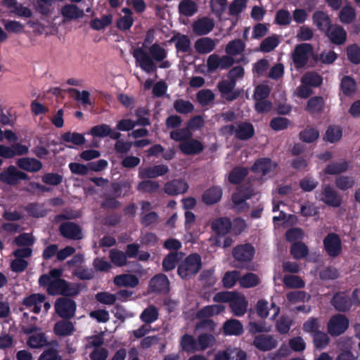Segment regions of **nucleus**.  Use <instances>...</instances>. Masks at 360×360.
Here are the masks:
<instances>
[{
    "mask_svg": "<svg viewBox=\"0 0 360 360\" xmlns=\"http://www.w3.org/2000/svg\"><path fill=\"white\" fill-rule=\"evenodd\" d=\"M149 53L142 47L134 49L133 56L139 63L141 69L148 74L156 72L157 65L155 62L163 61L167 56V51L159 44H152L149 49Z\"/></svg>",
    "mask_w": 360,
    "mask_h": 360,
    "instance_id": "f257e3e1",
    "label": "nucleus"
},
{
    "mask_svg": "<svg viewBox=\"0 0 360 360\" xmlns=\"http://www.w3.org/2000/svg\"><path fill=\"white\" fill-rule=\"evenodd\" d=\"M202 268V259L198 253L188 255L178 265L177 274L184 280H188L197 274Z\"/></svg>",
    "mask_w": 360,
    "mask_h": 360,
    "instance_id": "f03ea898",
    "label": "nucleus"
},
{
    "mask_svg": "<svg viewBox=\"0 0 360 360\" xmlns=\"http://www.w3.org/2000/svg\"><path fill=\"white\" fill-rule=\"evenodd\" d=\"M315 197L328 207H339L342 204V197L330 184L323 185L321 192L316 191Z\"/></svg>",
    "mask_w": 360,
    "mask_h": 360,
    "instance_id": "7ed1b4c3",
    "label": "nucleus"
},
{
    "mask_svg": "<svg viewBox=\"0 0 360 360\" xmlns=\"http://www.w3.org/2000/svg\"><path fill=\"white\" fill-rule=\"evenodd\" d=\"M313 52L314 48L311 44H297L292 52V60L295 68L297 70L304 68Z\"/></svg>",
    "mask_w": 360,
    "mask_h": 360,
    "instance_id": "20e7f679",
    "label": "nucleus"
},
{
    "mask_svg": "<svg viewBox=\"0 0 360 360\" xmlns=\"http://www.w3.org/2000/svg\"><path fill=\"white\" fill-rule=\"evenodd\" d=\"M29 175L18 169L14 165H10L0 172V181L9 186H16L21 180H29Z\"/></svg>",
    "mask_w": 360,
    "mask_h": 360,
    "instance_id": "39448f33",
    "label": "nucleus"
},
{
    "mask_svg": "<svg viewBox=\"0 0 360 360\" xmlns=\"http://www.w3.org/2000/svg\"><path fill=\"white\" fill-rule=\"evenodd\" d=\"M349 321L346 316L338 314L333 316L327 325L328 333L332 336H338L344 333L349 327Z\"/></svg>",
    "mask_w": 360,
    "mask_h": 360,
    "instance_id": "423d86ee",
    "label": "nucleus"
},
{
    "mask_svg": "<svg viewBox=\"0 0 360 360\" xmlns=\"http://www.w3.org/2000/svg\"><path fill=\"white\" fill-rule=\"evenodd\" d=\"M255 254L254 246L248 243L238 245L232 250L234 259L242 264L250 262L253 259Z\"/></svg>",
    "mask_w": 360,
    "mask_h": 360,
    "instance_id": "0eeeda50",
    "label": "nucleus"
},
{
    "mask_svg": "<svg viewBox=\"0 0 360 360\" xmlns=\"http://www.w3.org/2000/svg\"><path fill=\"white\" fill-rule=\"evenodd\" d=\"M57 314L63 319H71L76 310V303L73 300L67 297L58 298L55 303Z\"/></svg>",
    "mask_w": 360,
    "mask_h": 360,
    "instance_id": "6e6552de",
    "label": "nucleus"
},
{
    "mask_svg": "<svg viewBox=\"0 0 360 360\" xmlns=\"http://www.w3.org/2000/svg\"><path fill=\"white\" fill-rule=\"evenodd\" d=\"M46 291L51 295L74 296L78 294V290L71 288L70 283L64 279L53 280L51 286L46 288Z\"/></svg>",
    "mask_w": 360,
    "mask_h": 360,
    "instance_id": "1a4fd4ad",
    "label": "nucleus"
},
{
    "mask_svg": "<svg viewBox=\"0 0 360 360\" xmlns=\"http://www.w3.org/2000/svg\"><path fill=\"white\" fill-rule=\"evenodd\" d=\"M148 288L151 292L167 295L170 290L169 281L165 274H158L150 280Z\"/></svg>",
    "mask_w": 360,
    "mask_h": 360,
    "instance_id": "9d476101",
    "label": "nucleus"
},
{
    "mask_svg": "<svg viewBox=\"0 0 360 360\" xmlns=\"http://www.w3.org/2000/svg\"><path fill=\"white\" fill-rule=\"evenodd\" d=\"M323 246L327 254L331 257H336L341 253L342 243L337 233H328L323 239Z\"/></svg>",
    "mask_w": 360,
    "mask_h": 360,
    "instance_id": "9b49d317",
    "label": "nucleus"
},
{
    "mask_svg": "<svg viewBox=\"0 0 360 360\" xmlns=\"http://www.w3.org/2000/svg\"><path fill=\"white\" fill-rule=\"evenodd\" d=\"M59 232L60 235L70 240H80L82 238L81 227L75 222L66 221L59 226Z\"/></svg>",
    "mask_w": 360,
    "mask_h": 360,
    "instance_id": "f8f14e48",
    "label": "nucleus"
},
{
    "mask_svg": "<svg viewBox=\"0 0 360 360\" xmlns=\"http://www.w3.org/2000/svg\"><path fill=\"white\" fill-rule=\"evenodd\" d=\"M330 304L340 312H347L352 309L349 297L345 291L335 292L331 298Z\"/></svg>",
    "mask_w": 360,
    "mask_h": 360,
    "instance_id": "ddd939ff",
    "label": "nucleus"
},
{
    "mask_svg": "<svg viewBox=\"0 0 360 360\" xmlns=\"http://www.w3.org/2000/svg\"><path fill=\"white\" fill-rule=\"evenodd\" d=\"M28 152V147L19 143L12 144L10 146L0 145V157L6 159L27 155Z\"/></svg>",
    "mask_w": 360,
    "mask_h": 360,
    "instance_id": "4468645a",
    "label": "nucleus"
},
{
    "mask_svg": "<svg viewBox=\"0 0 360 360\" xmlns=\"http://www.w3.org/2000/svg\"><path fill=\"white\" fill-rule=\"evenodd\" d=\"M278 342L273 336L259 334L255 336L252 345L262 352L272 350L277 347Z\"/></svg>",
    "mask_w": 360,
    "mask_h": 360,
    "instance_id": "2eb2a0df",
    "label": "nucleus"
},
{
    "mask_svg": "<svg viewBox=\"0 0 360 360\" xmlns=\"http://www.w3.org/2000/svg\"><path fill=\"white\" fill-rule=\"evenodd\" d=\"M236 84L231 82H226V80H221L218 83L217 87L222 98L229 102L237 99L241 93L239 89H235Z\"/></svg>",
    "mask_w": 360,
    "mask_h": 360,
    "instance_id": "dca6fc26",
    "label": "nucleus"
},
{
    "mask_svg": "<svg viewBox=\"0 0 360 360\" xmlns=\"http://www.w3.org/2000/svg\"><path fill=\"white\" fill-rule=\"evenodd\" d=\"M255 134L253 124L247 121L236 122V138L240 141H248Z\"/></svg>",
    "mask_w": 360,
    "mask_h": 360,
    "instance_id": "f3484780",
    "label": "nucleus"
},
{
    "mask_svg": "<svg viewBox=\"0 0 360 360\" xmlns=\"http://www.w3.org/2000/svg\"><path fill=\"white\" fill-rule=\"evenodd\" d=\"M248 302L243 295L236 292L229 303V307L236 316H242L246 311Z\"/></svg>",
    "mask_w": 360,
    "mask_h": 360,
    "instance_id": "a211bd4d",
    "label": "nucleus"
},
{
    "mask_svg": "<svg viewBox=\"0 0 360 360\" xmlns=\"http://www.w3.org/2000/svg\"><path fill=\"white\" fill-rule=\"evenodd\" d=\"M179 148L186 155H195L202 152L205 146L200 141L191 137L187 141L180 143Z\"/></svg>",
    "mask_w": 360,
    "mask_h": 360,
    "instance_id": "6ab92c4d",
    "label": "nucleus"
},
{
    "mask_svg": "<svg viewBox=\"0 0 360 360\" xmlns=\"http://www.w3.org/2000/svg\"><path fill=\"white\" fill-rule=\"evenodd\" d=\"M277 167V163L273 162L269 158H261L257 159L252 167V171L256 174L265 176L273 172Z\"/></svg>",
    "mask_w": 360,
    "mask_h": 360,
    "instance_id": "aec40b11",
    "label": "nucleus"
},
{
    "mask_svg": "<svg viewBox=\"0 0 360 360\" xmlns=\"http://www.w3.org/2000/svg\"><path fill=\"white\" fill-rule=\"evenodd\" d=\"M109 258L111 262L116 266L122 267L124 266H130L134 267H139L140 265L137 262L128 261L127 257L124 253V252L117 250V249H112L109 252Z\"/></svg>",
    "mask_w": 360,
    "mask_h": 360,
    "instance_id": "412c9836",
    "label": "nucleus"
},
{
    "mask_svg": "<svg viewBox=\"0 0 360 360\" xmlns=\"http://www.w3.org/2000/svg\"><path fill=\"white\" fill-rule=\"evenodd\" d=\"M168 172V167L161 164L139 169V176L141 179H155L158 176H164Z\"/></svg>",
    "mask_w": 360,
    "mask_h": 360,
    "instance_id": "4be33fe9",
    "label": "nucleus"
},
{
    "mask_svg": "<svg viewBox=\"0 0 360 360\" xmlns=\"http://www.w3.org/2000/svg\"><path fill=\"white\" fill-rule=\"evenodd\" d=\"M213 20L203 17L195 20L192 25L193 32L198 36H202L209 34L214 28Z\"/></svg>",
    "mask_w": 360,
    "mask_h": 360,
    "instance_id": "5701e85b",
    "label": "nucleus"
},
{
    "mask_svg": "<svg viewBox=\"0 0 360 360\" xmlns=\"http://www.w3.org/2000/svg\"><path fill=\"white\" fill-rule=\"evenodd\" d=\"M325 34L329 38L331 43L336 45H342L347 40V32L339 25H331L330 28L328 29V32H326Z\"/></svg>",
    "mask_w": 360,
    "mask_h": 360,
    "instance_id": "b1692460",
    "label": "nucleus"
},
{
    "mask_svg": "<svg viewBox=\"0 0 360 360\" xmlns=\"http://www.w3.org/2000/svg\"><path fill=\"white\" fill-rule=\"evenodd\" d=\"M45 300L46 296L44 294L33 293L25 297L22 301V304L27 309L33 307L32 311L34 314H39L41 311V303H43Z\"/></svg>",
    "mask_w": 360,
    "mask_h": 360,
    "instance_id": "393cba45",
    "label": "nucleus"
},
{
    "mask_svg": "<svg viewBox=\"0 0 360 360\" xmlns=\"http://www.w3.org/2000/svg\"><path fill=\"white\" fill-rule=\"evenodd\" d=\"M312 21L317 29L326 33L331 27V20L329 15L322 11H316L313 13Z\"/></svg>",
    "mask_w": 360,
    "mask_h": 360,
    "instance_id": "a878e982",
    "label": "nucleus"
},
{
    "mask_svg": "<svg viewBox=\"0 0 360 360\" xmlns=\"http://www.w3.org/2000/svg\"><path fill=\"white\" fill-rule=\"evenodd\" d=\"M17 166L28 172H37L42 169V162L34 158H21L16 162Z\"/></svg>",
    "mask_w": 360,
    "mask_h": 360,
    "instance_id": "bb28decb",
    "label": "nucleus"
},
{
    "mask_svg": "<svg viewBox=\"0 0 360 360\" xmlns=\"http://www.w3.org/2000/svg\"><path fill=\"white\" fill-rule=\"evenodd\" d=\"M188 186L182 179H174L165 184V192L169 195H177L187 191Z\"/></svg>",
    "mask_w": 360,
    "mask_h": 360,
    "instance_id": "cd10ccee",
    "label": "nucleus"
},
{
    "mask_svg": "<svg viewBox=\"0 0 360 360\" xmlns=\"http://www.w3.org/2000/svg\"><path fill=\"white\" fill-rule=\"evenodd\" d=\"M60 14L65 20H72L83 18L84 12L76 4H68L61 8Z\"/></svg>",
    "mask_w": 360,
    "mask_h": 360,
    "instance_id": "c85d7f7f",
    "label": "nucleus"
},
{
    "mask_svg": "<svg viewBox=\"0 0 360 360\" xmlns=\"http://www.w3.org/2000/svg\"><path fill=\"white\" fill-rule=\"evenodd\" d=\"M349 162L342 160L340 162H331L328 164L323 169L322 172L325 175H341V174L349 169Z\"/></svg>",
    "mask_w": 360,
    "mask_h": 360,
    "instance_id": "c756f323",
    "label": "nucleus"
},
{
    "mask_svg": "<svg viewBox=\"0 0 360 360\" xmlns=\"http://www.w3.org/2000/svg\"><path fill=\"white\" fill-rule=\"evenodd\" d=\"M222 197V189L219 186H212L205 190L202 195V202L212 205L220 201Z\"/></svg>",
    "mask_w": 360,
    "mask_h": 360,
    "instance_id": "7c9ffc66",
    "label": "nucleus"
},
{
    "mask_svg": "<svg viewBox=\"0 0 360 360\" xmlns=\"http://www.w3.org/2000/svg\"><path fill=\"white\" fill-rule=\"evenodd\" d=\"M223 333L226 335L239 336L244 332L243 326L239 320L231 319L223 324Z\"/></svg>",
    "mask_w": 360,
    "mask_h": 360,
    "instance_id": "2f4dec72",
    "label": "nucleus"
},
{
    "mask_svg": "<svg viewBox=\"0 0 360 360\" xmlns=\"http://www.w3.org/2000/svg\"><path fill=\"white\" fill-rule=\"evenodd\" d=\"M211 228L217 235L225 236L231 232V220L227 217L217 218L212 222Z\"/></svg>",
    "mask_w": 360,
    "mask_h": 360,
    "instance_id": "473e14b6",
    "label": "nucleus"
},
{
    "mask_svg": "<svg viewBox=\"0 0 360 360\" xmlns=\"http://www.w3.org/2000/svg\"><path fill=\"white\" fill-rule=\"evenodd\" d=\"M110 195L116 198L127 195L131 190V184L129 181H120L110 184Z\"/></svg>",
    "mask_w": 360,
    "mask_h": 360,
    "instance_id": "72a5a7b5",
    "label": "nucleus"
},
{
    "mask_svg": "<svg viewBox=\"0 0 360 360\" xmlns=\"http://www.w3.org/2000/svg\"><path fill=\"white\" fill-rule=\"evenodd\" d=\"M169 42H175L177 51L188 53L191 51V40L186 34L176 33L170 39Z\"/></svg>",
    "mask_w": 360,
    "mask_h": 360,
    "instance_id": "f704fd0d",
    "label": "nucleus"
},
{
    "mask_svg": "<svg viewBox=\"0 0 360 360\" xmlns=\"http://www.w3.org/2000/svg\"><path fill=\"white\" fill-rule=\"evenodd\" d=\"M225 307L221 304H212L203 307L197 311L196 317L198 319L210 318L223 312Z\"/></svg>",
    "mask_w": 360,
    "mask_h": 360,
    "instance_id": "c9c22d12",
    "label": "nucleus"
},
{
    "mask_svg": "<svg viewBox=\"0 0 360 360\" xmlns=\"http://www.w3.org/2000/svg\"><path fill=\"white\" fill-rule=\"evenodd\" d=\"M214 40L210 37H202L195 42V49L200 54H207L212 52L215 48Z\"/></svg>",
    "mask_w": 360,
    "mask_h": 360,
    "instance_id": "e433bc0d",
    "label": "nucleus"
},
{
    "mask_svg": "<svg viewBox=\"0 0 360 360\" xmlns=\"http://www.w3.org/2000/svg\"><path fill=\"white\" fill-rule=\"evenodd\" d=\"M217 342L216 338L210 333H202L197 338L198 352H203L209 348H212Z\"/></svg>",
    "mask_w": 360,
    "mask_h": 360,
    "instance_id": "4c0bfd02",
    "label": "nucleus"
},
{
    "mask_svg": "<svg viewBox=\"0 0 360 360\" xmlns=\"http://www.w3.org/2000/svg\"><path fill=\"white\" fill-rule=\"evenodd\" d=\"M75 330V327L72 322L66 320L57 321L53 327V332L58 336H68L71 335Z\"/></svg>",
    "mask_w": 360,
    "mask_h": 360,
    "instance_id": "58836bf2",
    "label": "nucleus"
},
{
    "mask_svg": "<svg viewBox=\"0 0 360 360\" xmlns=\"http://www.w3.org/2000/svg\"><path fill=\"white\" fill-rule=\"evenodd\" d=\"M180 345L182 350L187 353H194L199 350L197 339L190 334H184L181 336Z\"/></svg>",
    "mask_w": 360,
    "mask_h": 360,
    "instance_id": "ea45409f",
    "label": "nucleus"
},
{
    "mask_svg": "<svg viewBox=\"0 0 360 360\" xmlns=\"http://www.w3.org/2000/svg\"><path fill=\"white\" fill-rule=\"evenodd\" d=\"M114 283L117 286L134 288L139 285V278L132 274H122L116 276Z\"/></svg>",
    "mask_w": 360,
    "mask_h": 360,
    "instance_id": "a19ab883",
    "label": "nucleus"
},
{
    "mask_svg": "<svg viewBox=\"0 0 360 360\" xmlns=\"http://www.w3.org/2000/svg\"><path fill=\"white\" fill-rule=\"evenodd\" d=\"M334 183L336 188L339 190L346 191L349 189H352L354 186L356 181L354 176L339 175L335 177Z\"/></svg>",
    "mask_w": 360,
    "mask_h": 360,
    "instance_id": "79ce46f5",
    "label": "nucleus"
},
{
    "mask_svg": "<svg viewBox=\"0 0 360 360\" xmlns=\"http://www.w3.org/2000/svg\"><path fill=\"white\" fill-rule=\"evenodd\" d=\"M248 170L243 167H234L229 174V181L233 185L240 184L248 176Z\"/></svg>",
    "mask_w": 360,
    "mask_h": 360,
    "instance_id": "37998d69",
    "label": "nucleus"
},
{
    "mask_svg": "<svg viewBox=\"0 0 360 360\" xmlns=\"http://www.w3.org/2000/svg\"><path fill=\"white\" fill-rule=\"evenodd\" d=\"M308 247L302 241L294 242L290 249V252L295 259L305 258L309 255Z\"/></svg>",
    "mask_w": 360,
    "mask_h": 360,
    "instance_id": "c03bdc74",
    "label": "nucleus"
},
{
    "mask_svg": "<svg viewBox=\"0 0 360 360\" xmlns=\"http://www.w3.org/2000/svg\"><path fill=\"white\" fill-rule=\"evenodd\" d=\"M340 89L345 96H352L356 90V83L355 79L350 76H344L341 79Z\"/></svg>",
    "mask_w": 360,
    "mask_h": 360,
    "instance_id": "a18cd8bd",
    "label": "nucleus"
},
{
    "mask_svg": "<svg viewBox=\"0 0 360 360\" xmlns=\"http://www.w3.org/2000/svg\"><path fill=\"white\" fill-rule=\"evenodd\" d=\"M342 136V130L339 126L330 125L326 129L323 140L330 143L338 142Z\"/></svg>",
    "mask_w": 360,
    "mask_h": 360,
    "instance_id": "49530a36",
    "label": "nucleus"
},
{
    "mask_svg": "<svg viewBox=\"0 0 360 360\" xmlns=\"http://www.w3.org/2000/svg\"><path fill=\"white\" fill-rule=\"evenodd\" d=\"M159 312L158 308L153 304L146 307L141 314V320L147 324L154 323L158 319Z\"/></svg>",
    "mask_w": 360,
    "mask_h": 360,
    "instance_id": "de8ad7c7",
    "label": "nucleus"
},
{
    "mask_svg": "<svg viewBox=\"0 0 360 360\" xmlns=\"http://www.w3.org/2000/svg\"><path fill=\"white\" fill-rule=\"evenodd\" d=\"M299 137L302 142L311 143L319 139V131L314 127H307L300 132Z\"/></svg>",
    "mask_w": 360,
    "mask_h": 360,
    "instance_id": "09e8293b",
    "label": "nucleus"
},
{
    "mask_svg": "<svg viewBox=\"0 0 360 360\" xmlns=\"http://www.w3.org/2000/svg\"><path fill=\"white\" fill-rule=\"evenodd\" d=\"M324 100L322 96H314L309 99L307 110L311 114L321 113L324 107Z\"/></svg>",
    "mask_w": 360,
    "mask_h": 360,
    "instance_id": "8fccbe9b",
    "label": "nucleus"
},
{
    "mask_svg": "<svg viewBox=\"0 0 360 360\" xmlns=\"http://www.w3.org/2000/svg\"><path fill=\"white\" fill-rule=\"evenodd\" d=\"M198 11V6L193 0H182L179 4V13L191 17L193 15Z\"/></svg>",
    "mask_w": 360,
    "mask_h": 360,
    "instance_id": "3c124183",
    "label": "nucleus"
},
{
    "mask_svg": "<svg viewBox=\"0 0 360 360\" xmlns=\"http://www.w3.org/2000/svg\"><path fill=\"white\" fill-rule=\"evenodd\" d=\"M60 139L63 142L72 143L76 146H82L86 141L84 134L70 131L63 134Z\"/></svg>",
    "mask_w": 360,
    "mask_h": 360,
    "instance_id": "603ef678",
    "label": "nucleus"
},
{
    "mask_svg": "<svg viewBox=\"0 0 360 360\" xmlns=\"http://www.w3.org/2000/svg\"><path fill=\"white\" fill-rule=\"evenodd\" d=\"M181 259L179 253L171 252L162 260V269L165 271L173 270Z\"/></svg>",
    "mask_w": 360,
    "mask_h": 360,
    "instance_id": "864d4df0",
    "label": "nucleus"
},
{
    "mask_svg": "<svg viewBox=\"0 0 360 360\" xmlns=\"http://www.w3.org/2000/svg\"><path fill=\"white\" fill-rule=\"evenodd\" d=\"M259 283L260 279L258 276L250 272L245 274L239 279L240 286L245 288L255 287L258 285Z\"/></svg>",
    "mask_w": 360,
    "mask_h": 360,
    "instance_id": "5fc2aeb1",
    "label": "nucleus"
},
{
    "mask_svg": "<svg viewBox=\"0 0 360 360\" xmlns=\"http://www.w3.org/2000/svg\"><path fill=\"white\" fill-rule=\"evenodd\" d=\"M27 344L30 348L37 349L49 345V342L47 341L45 334L37 333L30 335Z\"/></svg>",
    "mask_w": 360,
    "mask_h": 360,
    "instance_id": "6e6d98bb",
    "label": "nucleus"
},
{
    "mask_svg": "<svg viewBox=\"0 0 360 360\" xmlns=\"http://www.w3.org/2000/svg\"><path fill=\"white\" fill-rule=\"evenodd\" d=\"M173 107L176 112L180 114H188L194 110V105L189 101L182 98L176 99L173 103Z\"/></svg>",
    "mask_w": 360,
    "mask_h": 360,
    "instance_id": "4d7b16f0",
    "label": "nucleus"
},
{
    "mask_svg": "<svg viewBox=\"0 0 360 360\" xmlns=\"http://www.w3.org/2000/svg\"><path fill=\"white\" fill-rule=\"evenodd\" d=\"M169 136L171 139L177 142L184 143V141H187V140L191 138L193 134L189 129L186 127L172 131Z\"/></svg>",
    "mask_w": 360,
    "mask_h": 360,
    "instance_id": "13d9d810",
    "label": "nucleus"
},
{
    "mask_svg": "<svg viewBox=\"0 0 360 360\" xmlns=\"http://www.w3.org/2000/svg\"><path fill=\"white\" fill-rule=\"evenodd\" d=\"M245 47V43L241 39H235L227 44L225 51L228 55L233 56L242 53Z\"/></svg>",
    "mask_w": 360,
    "mask_h": 360,
    "instance_id": "bf43d9fd",
    "label": "nucleus"
},
{
    "mask_svg": "<svg viewBox=\"0 0 360 360\" xmlns=\"http://www.w3.org/2000/svg\"><path fill=\"white\" fill-rule=\"evenodd\" d=\"M112 22V15H104L101 18H94L90 21V27L94 30H101Z\"/></svg>",
    "mask_w": 360,
    "mask_h": 360,
    "instance_id": "052dcab7",
    "label": "nucleus"
},
{
    "mask_svg": "<svg viewBox=\"0 0 360 360\" xmlns=\"http://www.w3.org/2000/svg\"><path fill=\"white\" fill-rule=\"evenodd\" d=\"M279 44V39L276 35L269 36L265 38L260 44L259 49L263 53H269L273 51Z\"/></svg>",
    "mask_w": 360,
    "mask_h": 360,
    "instance_id": "680f3d73",
    "label": "nucleus"
},
{
    "mask_svg": "<svg viewBox=\"0 0 360 360\" xmlns=\"http://www.w3.org/2000/svg\"><path fill=\"white\" fill-rule=\"evenodd\" d=\"M312 336L313 343L316 349H323L329 344L330 338L325 332L320 330L312 335Z\"/></svg>",
    "mask_w": 360,
    "mask_h": 360,
    "instance_id": "e2e57ef3",
    "label": "nucleus"
},
{
    "mask_svg": "<svg viewBox=\"0 0 360 360\" xmlns=\"http://www.w3.org/2000/svg\"><path fill=\"white\" fill-rule=\"evenodd\" d=\"M159 187L158 181L146 179L139 183L137 190L142 193H153L158 190Z\"/></svg>",
    "mask_w": 360,
    "mask_h": 360,
    "instance_id": "0e129e2a",
    "label": "nucleus"
},
{
    "mask_svg": "<svg viewBox=\"0 0 360 360\" xmlns=\"http://www.w3.org/2000/svg\"><path fill=\"white\" fill-rule=\"evenodd\" d=\"M196 99L201 105L206 106L214 100V94L210 89H201L197 93Z\"/></svg>",
    "mask_w": 360,
    "mask_h": 360,
    "instance_id": "69168bd1",
    "label": "nucleus"
},
{
    "mask_svg": "<svg viewBox=\"0 0 360 360\" xmlns=\"http://www.w3.org/2000/svg\"><path fill=\"white\" fill-rule=\"evenodd\" d=\"M323 82V79L320 75L316 72H311L306 73L302 79V82L310 86H319Z\"/></svg>",
    "mask_w": 360,
    "mask_h": 360,
    "instance_id": "338daca9",
    "label": "nucleus"
},
{
    "mask_svg": "<svg viewBox=\"0 0 360 360\" xmlns=\"http://www.w3.org/2000/svg\"><path fill=\"white\" fill-rule=\"evenodd\" d=\"M347 56L348 60L354 65L360 63V46L357 44L349 45L347 48Z\"/></svg>",
    "mask_w": 360,
    "mask_h": 360,
    "instance_id": "774afa93",
    "label": "nucleus"
}]
</instances>
